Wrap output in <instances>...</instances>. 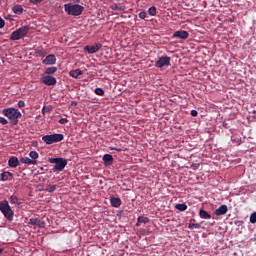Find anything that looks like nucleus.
I'll use <instances>...</instances> for the list:
<instances>
[{"mask_svg":"<svg viewBox=\"0 0 256 256\" xmlns=\"http://www.w3.org/2000/svg\"><path fill=\"white\" fill-rule=\"evenodd\" d=\"M148 13L151 17H155L157 15V8L155 6L150 7Z\"/></svg>","mask_w":256,"mask_h":256,"instance_id":"bb28decb","label":"nucleus"},{"mask_svg":"<svg viewBox=\"0 0 256 256\" xmlns=\"http://www.w3.org/2000/svg\"><path fill=\"white\" fill-rule=\"evenodd\" d=\"M138 223H149V219L145 216L138 217Z\"/></svg>","mask_w":256,"mask_h":256,"instance_id":"7c9ffc66","label":"nucleus"},{"mask_svg":"<svg viewBox=\"0 0 256 256\" xmlns=\"http://www.w3.org/2000/svg\"><path fill=\"white\" fill-rule=\"evenodd\" d=\"M101 47H103V44L95 43L92 46H90V45L85 46L84 51H86V53H89L90 55H93V53H97V51H99V49H101Z\"/></svg>","mask_w":256,"mask_h":256,"instance_id":"6e6552de","label":"nucleus"},{"mask_svg":"<svg viewBox=\"0 0 256 256\" xmlns=\"http://www.w3.org/2000/svg\"><path fill=\"white\" fill-rule=\"evenodd\" d=\"M2 115H4V117H7V119H9V121H10V123H12V125H17V123H19V119H21V117H22L21 111H19V109H15V108L3 109Z\"/></svg>","mask_w":256,"mask_h":256,"instance_id":"f257e3e1","label":"nucleus"},{"mask_svg":"<svg viewBox=\"0 0 256 256\" xmlns=\"http://www.w3.org/2000/svg\"><path fill=\"white\" fill-rule=\"evenodd\" d=\"M1 181H13V173L9 171L3 172L1 175Z\"/></svg>","mask_w":256,"mask_h":256,"instance_id":"dca6fc26","label":"nucleus"},{"mask_svg":"<svg viewBox=\"0 0 256 256\" xmlns=\"http://www.w3.org/2000/svg\"><path fill=\"white\" fill-rule=\"evenodd\" d=\"M29 225H34L35 227H39L40 229H45V221L38 218H31L29 220Z\"/></svg>","mask_w":256,"mask_h":256,"instance_id":"9d476101","label":"nucleus"},{"mask_svg":"<svg viewBox=\"0 0 256 256\" xmlns=\"http://www.w3.org/2000/svg\"><path fill=\"white\" fill-rule=\"evenodd\" d=\"M94 93H95L96 95H99V97H103V95H105V90H103V88H96V89L94 90Z\"/></svg>","mask_w":256,"mask_h":256,"instance_id":"c85d7f7f","label":"nucleus"},{"mask_svg":"<svg viewBox=\"0 0 256 256\" xmlns=\"http://www.w3.org/2000/svg\"><path fill=\"white\" fill-rule=\"evenodd\" d=\"M3 251H4V249H3V248H0V255H1V253H3Z\"/></svg>","mask_w":256,"mask_h":256,"instance_id":"a19ab883","label":"nucleus"},{"mask_svg":"<svg viewBox=\"0 0 256 256\" xmlns=\"http://www.w3.org/2000/svg\"><path fill=\"white\" fill-rule=\"evenodd\" d=\"M80 0H78V2H79Z\"/></svg>","mask_w":256,"mask_h":256,"instance_id":"37998d69","label":"nucleus"},{"mask_svg":"<svg viewBox=\"0 0 256 256\" xmlns=\"http://www.w3.org/2000/svg\"><path fill=\"white\" fill-rule=\"evenodd\" d=\"M41 81L44 83V85H48L49 87L57 85V78L51 75L43 76Z\"/></svg>","mask_w":256,"mask_h":256,"instance_id":"1a4fd4ad","label":"nucleus"},{"mask_svg":"<svg viewBox=\"0 0 256 256\" xmlns=\"http://www.w3.org/2000/svg\"><path fill=\"white\" fill-rule=\"evenodd\" d=\"M49 163H54L55 166L52 168V171H58L61 172L63 171V169H65V167H67V159L65 158H49L48 159Z\"/></svg>","mask_w":256,"mask_h":256,"instance_id":"39448f33","label":"nucleus"},{"mask_svg":"<svg viewBox=\"0 0 256 256\" xmlns=\"http://www.w3.org/2000/svg\"><path fill=\"white\" fill-rule=\"evenodd\" d=\"M58 123H60V125H65V123H69V120L67 118H61Z\"/></svg>","mask_w":256,"mask_h":256,"instance_id":"72a5a7b5","label":"nucleus"},{"mask_svg":"<svg viewBox=\"0 0 256 256\" xmlns=\"http://www.w3.org/2000/svg\"><path fill=\"white\" fill-rule=\"evenodd\" d=\"M102 159L105 167H109V165H113V155L105 154Z\"/></svg>","mask_w":256,"mask_h":256,"instance_id":"4468645a","label":"nucleus"},{"mask_svg":"<svg viewBox=\"0 0 256 256\" xmlns=\"http://www.w3.org/2000/svg\"><path fill=\"white\" fill-rule=\"evenodd\" d=\"M43 0H30V3H32L33 5H37L39 3H42Z\"/></svg>","mask_w":256,"mask_h":256,"instance_id":"4c0bfd02","label":"nucleus"},{"mask_svg":"<svg viewBox=\"0 0 256 256\" xmlns=\"http://www.w3.org/2000/svg\"><path fill=\"white\" fill-rule=\"evenodd\" d=\"M190 115H192V117H197L199 113L197 112V110H191Z\"/></svg>","mask_w":256,"mask_h":256,"instance_id":"ea45409f","label":"nucleus"},{"mask_svg":"<svg viewBox=\"0 0 256 256\" xmlns=\"http://www.w3.org/2000/svg\"><path fill=\"white\" fill-rule=\"evenodd\" d=\"M64 11L67 15H72V17H79L85 11V7L79 4L68 3L64 5Z\"/></svg>","mask_w":256,"mask_h":256,"instance_id":"f03ea898","label":"nucleus"},{"mask_svg":"<svg viewBox=\"0 0 256 256\" xmlns=\"http://www.w3.org/2000/svg\"><path fill=\"white\" fill-rule=\"evenodd\" d=\"M29 157H31L32 161H36V159H39V153L37 151H30Z\"/></svg>","mask_w":256,"mask_h":256,"instance_id":"cd10ccee","label":"nucleus"},{"mask_svg":"<svg viewBox=\"0 0 256 256\" xmlns=\"http://www.w3.org/2000/svg\"><path fill=\"white\" fill-rule=\"evenodd\" d=\"M250 223H256V212L250 215Z\"/></svg>","mask_w":256,"mask_h":256,"instance_id":"2f4dec72","label":"nucleus"},{"mask_svg":"<svg viewBox=\"0 0 256 256\" xmlns=\"http://www.w3.org/2000/svg\"><path fill=\"white\" fill-rule=\"evenodd\" d=\"M228 211L229 208L227 207V205L223 204L219 208H217L214 213L217 217H221V215H226Z\"/></svg>","mask_w":256,"mask_h":256,"instance_id":"ddd939ff","label":"nucleus"},{"mask_svg":"<svg viewBox=\"0 0 256 256\" xmlns=\"http://www.w3.org/2000/svg\"><path fill=\"white\" fill-rule=\"evenodd\" d=\"M110 205H112L113 207H115L116 209L121 207V198H117V197H111L110 199Z\"/></svg>","mask_w":256,"mask_h":256,"instance_id":"a211bd4d","label":"nucleus"},{"mask_svg":"<svg viewBox=\"0 0 256 256\" xmlns=\"http://www.w3.org/2000/svg\"><path fill=\"white\" fill-rule=\"evenodd\" d=\"M12 11H13V13H15V15H22V13H23V6H21V5H15V6L12 8Z\"/></svg>","mask_w":256,"mask_h":256,"instance_id":"412c9836","label":"nucleus"},{"mask_svg":"<svg viewBox=\"0 0 256 256\" xmlns=\"http://www.w3.org/2000/svg\"><path fill=\"white\" fill-rule=\"evenodd\" d=\"M109 149H110V151H117L118 153H121V151H123L122 148H115L113 146H110Z\"/></svg>","mask_w":256,"mask_h":256,"instance_id":"f704fd0d","label":"nucleus"},{"mask_svg":"<svg viewBox=\"0 0 256 256\" xmlns=\"http://www.w3.org/2000/svg\"><path fill=\"white\" fill-rule=\"evenodd\" d=\"M0 123H1L2 125H7V123H9V121H7V119H5V118H3V117L0 116Z\"/></svg>","mask_w":256,"mask_h":256,"instance_id":"c9c22d12","label":"nucleus"},{"mask_svg":"<svg viewBox=\"0 0 256 256\" xmlns=\"http://www.w3.org/2000/svg\"><path fill=\"white\" fill-rule=\"evenodd\" d=\"M0 211L8 221L13 220V215H15V212H13L7 200L0 202Z\"/></svg>","mask_w":256,"mask_h":256,"instance_id":"20e7f679","label":"nucleus"},{"mask_svg":"<svg viewBox=\"0 0 256 256\" xmlns=\"http://www.w3.org/2000/svg\"><path fill=\"white\" fill-rule=\"evenodd\" d=\"M175 209H177L178 211H187V204H176Z\"/></svg>","mask_w":256,"mask_h":256,"instance_id":"a878e982","label":"nucleus"},{"mask_svg":"<svg viewBox=\"0 0 256 256\" xmlns=\"http://www.w3.org/2000/svg\"><path fill=\"white\" fill-rule=\"evenodd\" d=\"M155 67L157 69H163V67H171V57L169 56H161L155 62Z\"/></svg>","mask_w":256,"mask_h":256,"instance_id":"0eeeda50","label":"nucleus"},{"mask_svg":"<svg viewBox=\"0 0 256 256\" xmlns=\"http://www.w3.org/2000/svg\"><path fill=\"white\" fill-rule=\"evenodd\" d=\"M3 27H5V20L0 17V29H3Z\"/></svg>","mask_w":256,"mask_h":256,"instance_id":"58836bf2","label":"nucleus"},{"mask_svg":"<svg viewBox=\"0 0 256 256\" xmlns=\"http://www.w3.org/2000/svg\"><path fill=\"white\" fill-rule=\"evenodd\" d=\"M46 75H55V73H57V67L52 66V67H48L45 72Z\"/></svg>","mask_w":256,"mask_h":256,"instance_id":"b1692460","label":"nucleus"},{"mask_svg":"<svg viewBox=\"0 0 256 256\" xmlns=\"http://www.w3.org/2000/svg\"><path fill=\"white\" fill-rule=\"evenodd\" d=\"M43 65H55L57 63V58L53 54H49L46 58L42 61Z\"/></svg>","mask_w":256,"mask_h":256,"instance_id":"9b49d317","label":"nucleus"},{"mask_svg":"<svg viewBox=\"0 0 256 256\" xmlns=\"http://www.w3.org/2000/svg\"><path fill=\"white\" fill-rule=\"evenodd\" d=\"M0 35H1V32H0Z\"/></svg>","mask_w":256,"mask_h":256,"instance_id":"c03bdc74","label":"nucleus"},{"mask_svg":"<svg viewBox=\"0 0 256 256\" xmlns=\"http://www.w3.org/2000/svg\"><path fill=\"white\" fill-rule=\"evenodd\" d=\"M138 16H139L140 19H146L147 18V12L142 11L138 14Z\"/></svg>","mask_w":256,"mask_h":256,"instance_id":"473e14b6","label":"nucleus"},{"mask_svg":"<svg viewBox=\"0 0 256 256\" xmlns=\"http://www.w3.org/2000/svg\"><path fill=\"white\" fill-rule=\"evenodd\" d=\"M173 37H175L176 39H189V32L185 30L176 31L173 34Z\"/></svg>","mask_w":256,"mask_h":256,"instance_id":"f8f14e48","label":"nucleus"},{"mask_svg":"<svg viewBox=\"0 0 256 256\" xmlns=\"http://www.w3.org/2000/svg\"><path fill=\"white\" fill-rule=\"evenodd\" d=\"M70 77H73L74 79H77V77H79V75H83V71L76 69V70H71L69 72Z\"/></svg>","mask_w":256,"mask_h":256,"instance_id":"aec40b11","label":"nucleus"},{"mask_svg":"<svg viewBox=\"0 0 256 256\" xmlns=\"http://www.w3.org/2000/svg\"><path fill=\"white\" fill-rule=\"evenodd\" d=\"M28 33H29V26H22L11 33L10 41H19L24 37H27Z\"/></svg>","mask_w":256,"mask_h":256,"instance_id":"7ed1b4c3","label":"nucleus"},{"mask_svg":"<svg viewBox=\"0 0 256 256\" xmlns=\"http://www.w3.org/2000/svg\"><path fill=\"white\" fill-rule=\"evenodd\" d=\"M45 191L47 193H55V191H57V185H48Z\"/></svg>","mask_w":256,"mask_h":256,"instance_id":"393cba45","label":"nucleus"},{"mask_svg":"<svg viewBox=\"0 0 256 256\" xmlns=\"http://www.w3.org/2000/svg\"><path fill=\"white\" fill-rule=\"evenodd\" d=\"M63 139H65V136H63V134H50L42 137V141H44L46 145H53V143H60V141H63Z\"/></svg>","mask_w":256,"mask_h":256,"instance_id":"423d86ee","label":"nucleus"},{"mask_svg":"<svg viewBox=\"0 0 256 256\" xmlns=\"http://www.w3.org/2000/svg\"><path fill=\"white\" fill-rule=\"evenodd\" d=\"M188 229H191V230H193V229H201V224H199V223H191V224L188 225Z\"/></svg>","mask_w":256,"mask_h":256,"instance_id":"c756f323","label":"nucleus"},{"mask_svg":"<svg viewBox=\"0 0 256 256\" xmlns=\"http://www.w3.org/2000/svg\"><path fill=\"white\" fill-rule=\"evenodd\" d=\"M9 202L11 203V205H15L16 207H19V205H21V203H19V198H17V196L15 195L9 197Z\"/></svg>","mask_w":256,"mask_h":256,"instance_id":"6ab92c4d","label":"nucleus"},{"mask_svg":"<svg viewBox=\"0 0 256 256\" xmlns=\"http://www.w3.org/2000/svg\"><path fill=\"white\" fill-rule=\"evenodd\" d=\"M20 162L23 163L24 165H37V160H32L29 157H22L20 159Z\"/></svg>","mask_w":256,"mask_h":256,"instance_id":"f3484780","label":"nucleus"},{"mask_svg":"<svg viewBox=\"0 0 256 256\" xmlns=\"http://www.w3.org/2000/svg\"><path fill=\"white\" fill-rule=\"evenodd\" d=\"M199 217H200V219H211V214H209L207 211L201 209L199 211Z\"/></svg>","mask_w":256,"mask_h":256,"instance_id":"4be33fe9","label":"nucleus"},{"mask_svg":"<svg viewBox=\"0 0 256 256\" xmlns=\"http://www.w3.org/2000/svg\"><path fill=\"white\" fill-rule=\"evenodd\" d=\"M42 113H45V107L42 109Z\"/></svg>","mask_w":256,"mask_h":256,"instance_id":"79ce46f5","label":"nucleus"},{"mask_svg":"<svg viewBox=\"0 0 256 256\" xmlns=\"http://www.w3.org/2000/svg\"><path fill=\"white\" fill-rule=\"evenodd\" d=\"M8 165L12 169H15V167H19V159L15 156L10 157V159L8 160Z\"/></svg>","mask_w":256,"mask_h":256,"instance_id":"2eb2a0df","label":"nucleus"},{"mask_svg":"<svg viewBox=\"0 0 256 256\" xmlns=\"http://www.w3.org/2000/svg\"><path fill=\"white\" fill-rule=\"evenodd\" d=\"M110 9H112V11H125V6L121 5V4H113Z\"/></svg>","mask_w":256,"mask_h":256,"instance_id":"5701e85b","label":"nucleus"},{"mask_svg":"<svg viewBox=\"0 0 256 256\" xmlns=\"http://www.w3.org/2000/svg\"><path fill=\"white\" fill-rule=\"evenodd\" d=\"M18 107H19L20 109L23 108V107H25V101L19 100V101H18Z\"/></svg>","mask_w":256,"mask_h":256,"instance_id":"e433bc0d","label":"nucleus"}]
</instances>
